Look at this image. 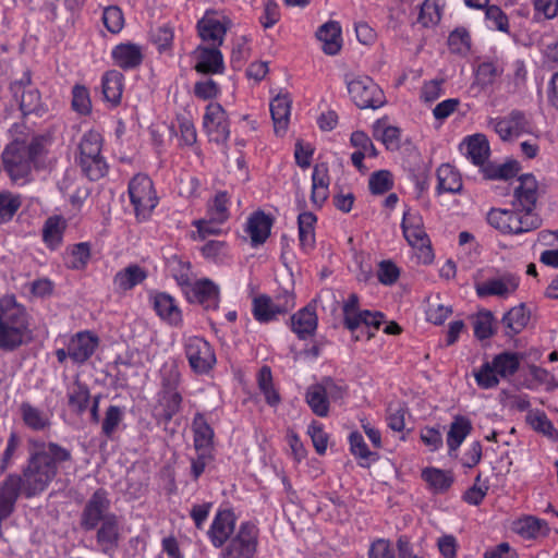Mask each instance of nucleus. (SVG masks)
Returning <instances> with one entry per match:
<instances>
[{
    "mask_svg": "<svg viewBox=\"0 0 558 558\" xmlns=\"http://www.w3.org/2000/svg\"><path fill=\"white\" fill-rule=\"evenodd\" d=\"M72 460V451L69 448L37 437L28 438L27 458L22 466V474H15L19 480L16 497L23 494L31 498L43 493L53 481L58 471Z\"/></svg>",
    "mask_w": 558,
    "mask_h": 558,
    "instance_id": "obj_1",
    "label": "nucleus"
},
{
    "mask_svg": "<svg viewBox=\"0 0 558 558\" xmlns=\"http://www.w3.org/2000/svg\"><path fill=\"white\" fill-rule=\"evenodd\" d=\"M33 339L26 308L14 296L0 299V349L14 351Z\"/></svg>",
    "mask_w": 558,
    "mask_h": 558,
    "instance_id": "obj_2",
    "label": "nucleus"
},
{
    "mask_svg": "<svg viewBox=\"0 0 558 558\" xmlns=\"http://www.w3.org/2000/svg\"><path fill=\"white\" fill-rule=\"evenodd\" d=\"M43 138L32 137L29 142L16 137L12 140L2 151L4 171L12 181L25 179L32 171V165L43 153Z\"/></svg>",
    "mask_w": 558,
    "mask_h": 558,
    "instance_id": "obj_3",
    "label": "nucleus"
},
{
    "mask_svg": "<svg viewBox=\"0 0 558 558\" xmlns=\"http://www.w3.org/2000/svg\"><path fill=\"white\" fill-rule=\"evenodd\" d=\"M487 222L502 234H522L536 230L542 219L535 213H524L521 209L492 208L487 214Z\"/></svg>",
    "mask_w": 558,
    "mask_h": 558,
    "instance_id": "obj_4",
    "label": "nucleus"
},
{
    "mask_svg": "<svg viewBox=\"0 0 558 558\" xmlns=\"http://www.w3.org/2000/svg\"><path fill=\"white\" fill-rule=\"evenodd\" d=\"M102 137L96 131L85 133L80 142L78 163L84 174L92 181L104 178L108 165L101 155Z\"/></svg>",
    "mask_w": 558,
    "mask_h": 558,
    "instance_id": "obj_5",
    "label": "nucleus"
},
{
    "mask_svg": "<svg viewBox=\"0 0 558 558\" xmlns=\"http://www.w3.org/2000/svg\"><path fill=\"white\" fill-rule=\"evenodd\" d=\"M180 373L171 367L162 374L161 389L158 392V416L165 423H169L182 408V395L179 391Z\"/></svg>",
    "mask_w": 558,
    "mask_h": 558,
    "instance_id": "obj_6",
    "label": "nucleus"
},
{
    "mask_svg": "<svg viewBox=\"0 0 558 558\" xmlns=\"http://www.w3.org/2000/svg\"><path fill=\"white\" fill-rule=\"evenodd\" d=\"M128 192L136 218L147 219L158 204L151 179L143 173L134 175L129 182Z\"/></svg>",
    "mask_w": 558,
    "mask_h": 558,
    "instance_id": "obj_7",
    "label": "nucleus"
},
{
    "mask_svg": "<svg viewBox=\"0 0 558 558\" xmlns=\"http://www.w3.org/2000/svg\"><path fill=\"white\" fill-rule=\"evenodd\" d=\"M348 93L361 109H376L384 105L385 96L379 86L366 75H345Z\"/></svg>",
    "mask_w": 558,
    "mask_h": 558,
    "instance_id": "obj_8",
    "label": "nucleus"
},
{
    "mask_svg": "<svg viewBox=\"0 0 558 558\" xmlns=\"http://www.w3.org/2000/svg\"><path fill=\"white\" fill-rule=\"evenodd\" d=\"M401 227L408 243L418 251L420 259L425 264L432 263L434 254L423 227L422 217L417 213L408 209L403 213Z\"/></svg>",
    "mask_w": 558,
    "mask_h": 558,
    "instance_id": "obj_9",
    "label": "nucleus"
},
{
    "mask_svg": "<svg viewBox=\"0 0 558 558\" xmlns=\"http://www.w3.org/2000/svg\"><path fill=\"white\" fill-rule=\"evenodd\" d=\"M184 352L190 367L196 374H207L216 365L217 359L214 348L202 337L192 336L186 338Z\"/></svg>",
    "mask_w": 558,
    "mask_h": 558,
    "instance_id": "obj_10",
    "label": "nucleus"
},
{
    "mask_svg": "<svg viewBox=\"0 0 558 558\" xmlns=\"http://www.w3.org/2000/svg\"><path fill=\"white\" fill-rule=\"evenodd\" d=\"M230 27L231 20L222 11L214 9L206 10L196 25L198 36L202 40L217 47L223 44Z\"/></svg>",
    "mask_w": 558,
    "mask_h": 558,
    "instance_id": "obj_11",
    "label": "nucleus"
},
{
    "mask_svg": "<svg viewBox=\"0 0 558 558\" xmlns=\"http://www.w3.org/2000/svg\"><path fill=\"white\" fill-rule=\"evenodd\" d=\"M203 128L210 142L226 144L230 136L228 114L219 102H209L203 117Z\"/></svg>",
    "mask_w": 558,
    "mask_h": 558,
    "instance_id": "obj_12",
    "label": "nucleus"
},
{
    "mask_svg": "<svg viewBox=\"0 0 558 558\" xmlns=\"http://www.w3.org/2000/svg\"><path fill=\"white\" fill-rule=\"evenodd\" d=\"M294 307V298L290 293L271 299L268 295H258L253 300V315L259 323H268L278 315L284 314Z\"/></svg>",
    "mask_w": 558,
    "mask_h": 558,
    "instance_id": "obj_13",
    "label": "nucleus"
},
{
    "mask_svg": "<svg viewBox=\"0 0 558 558\" xmlns=\"http://www.w3.org/2000/svg\"><path fill=\"white\" fill-rule=\"evenodd\" d=\"M488 126L505 142L519 137L524 133H530L531 129L526 114L517 109L510 111L506 117L490 118Z\"/></svg>",
    "mask_w": 558,
    "mask_h": 558,
    "instance_id": "obj_14",
    "label": "nucleus"
},
{
    "mask_svg": "<svg viewBox=\"0 0 558 558\" xmlns=\"http://www.w3.org/2000/svg\"><path fill=\"white\" fill-rule=\"evenodd\" d=\"M190 303H196L204 310H217L220 301L219 287L210 279L193 280L183 291Z\"/></svg>",
    "mask_w": 558,
    "mask_h": 558,
    "instance_id": "obj_15",
    "label": "nucleus"
},
{
    "mask_svg": "<svg viewBox=\"0 0 558 558\" xmlns=\"http://www.w3.org/2000/svg\"><path fill=\"white\" fill-rule=\"evenodd\" d=\"M256 525H239L234 536L230 538L223 558H253L257 545Z\"/></svg>",
    "mask_w": 558,
    "mask_h": 558,
    "instance_id": "obj_16",
    "label": "nucleus"
},
{
    "mask_svg": "<svg viewBox=\"0 0 558 558\" xmlns=\"http://www.w3.org/2000/svg\"><path fill=\"white\" fill-rule=\"evenodd\" d=\"M538 198V183L533 174H522L514 186L512 207L524 213H534Z\"/></svg>",
    "mask_w": 558,
    "mask_h": 558,
    "instance_id": "obj_17",
    "label": "nucleus"
},
{
    "mask_svg": "<svg viewBox=\"0 0 558 558\" xmlns=\"http://www.w3.org/2000/svg\"><path fill=\"white\" fill-rule=\"evenodd\" d=\"M83 519V523H114L116 517L111 511L107 492L98 489L92 495L85 506Z\"/></svg>",
    "mask_w": 558,
    "mask_h": 558,
    "instance_id": "obj_18",
    "label": "nucleus"
},
{
    "mask_svg": "<svg viewBox=\"0 0 558 558\" xmlns=\"http://www.w3.org/2000/svg\"><path fill=\"white\" fill-rule=\"evenodd\" d=\"M519 277L511 272H505L499 277L485 280L476 284L475 290L480 298L499 296L508 298L519 287Z\"/></svg>",
    "mask_w": 558,
    "mask_h": 558,
    "instance_id": "obj_19",
    "label": "nucleus"
},
{
    "mask_svg": "<svg viewBox=\"0 0 558 558\" xmlns=\"http://www.w3.org/2000/svg\"><path fill=\"white\" fill-rule=\"evenodd\" d=\"M194 69L202 74H222L225 72L223 56L217 46H198L194 52Z\"/></svg>",
    "mask_w": 558,
    "mask_h": 558,
    "instance_id": "obj_20",
    "label": "nucleus"
},
{
    "mask_svg": "<svg viewBox=\"0 0 558 558\" xmlns=\"http://www.w3.org/2000/svg\"><path fill=\"white\" fill-rule=\"evenodd\" d=\"M68 344L72 362L83 364L94 354L98 338L89 331H80L70 338Z\"/></svg>",
    "mask_w": 558,
    "mask_h": 558,
    "instance_id": "obj_21",
    "label": "nucleus"
},
{
    "mask_svg": "<svg viewBox=\"0 0 558 558\" xmlns=\"http://www.w3.org/2000/svg\"><path fill=\"white\" fill-rule=\"evenodd\" d=\"M111 57L117 66L128 71L138 68L144 59L143 48L140 45L125 43L117 45Z\"/></svg>",
    "mask_w": 558,
    "mask_h": 558,
    "instance_id": "obj_22",
    "label": "nucleus"
},
{
    "mask_svg": "<svg viewBox=\"0 0 558 558\" xmlns=\"http://www.w3.org/2000/svg\"><path fill=\"white\" fill-rule=\"evenodd\" d=\"M124 89V75L117 71L110 70L101 76V92L104 100L112 107L121 104Z\"/></svg>",
    "mask_w": 558,
    "mask_h": 558,
    "instance_id": "obj_23",
    "label": "nucleus"
},
{
    "mask_svg": "<svg viewBox=\"0 0 558 558\" xmlns=\"http://www.w3.org/2000/svg\"><path fill=\"white\" fill-rule=\"evenodd\" d=\"M330 177L327 163L322 162L314 166L312 173V193L311 201L322 207L329 195Z\"/></svg>",
    "mask_w": 558,
    "mask_h": 558,
    "instance_id": "obj_24",
    "label": "nucleus"
},
{
    "mask_svg": "<svg viewBox=\"0 0 558 558\" xmlns=\"http://www.w3.org/2000/svg\"><path fill=\"white\" fill-rule=\"evenodd\" d=\"M291 329L299 337L305 340L313 336L317 329L318 318L314 307L305 306L291 316Z\"/></svg>",
    "mask_w": 558,
    "mask_h": 558,
    "instance_id": "obj_25",
    "label": "nucleus"
},
{
    "mask_svg": "<svg viewBox=\"0 0 558 558\" xmlns=\"http://www.w3.org/2000/svg\"><path fill=\"white\" fill-rule=\"evenodd\" d=\"M157 315L168 324L179 326L182 323V314L175 300L168 293L158 292L151 298Z\"/></svg>",
    "mask_w": 558,
    "mask_h": 558,
    "instance_id": "obj_26",
    "label": "nucleus"
},
{
    "mask_svg": "<svg viewBox=\"0 0 558 558\" xmlns=\"http://www.w3.org/2000/svg\"><path fill=\"white\" fill-rule=\"evenodd\" d=\"M464 156L474 165H483L489 156V144L485 135L474 134L465 138L460 145Z\"/></svg>",
    "mask_w": 558,
    "mask_h": 558,
    "instance_id": "obj_27",
    "label": "nucleus"
},
{
    "mask_svg": "<svg viewBox=\"0 0 558 558\" xmlns=\"http://www.w3.org/2000/svg\"><path fill=\"white\" fill-rule=\"evenodd\" d=\"M317 39L322 43V49L329 56L337 54L341 49V27L338 22L329 21L323 24L316 33Z\"/></svg>",
    "mask_w": 558,
    "mask_h": 558,
    "instance_id": "obj_28",
    "label": "nucleus"
},
{
    "mask_svg": "<svg viewBox=\"0 0 558 558\" xmlns=\"http://www.w3.org/2000/svg\"><path fill=\"white\" fill-rule=\"evenodd\" d=\"M24 425L34 432H44L51 426L50 416L28 401H23L19 408Z\"/></svg>",
    "mask_w": 558,
    "mask_h": 558,
    "instance_id": "obj_29",
    "label": "nucleus"
},
{
    "mask_svg": "<svg viewBox=\"0 0 558 558\" xmlns=\"http://www.w3.org/2000/svg\"><path fill=\"white\" fill-rule=\"evenodd\" d=\"M66 227V220L62 216L54 215L46 219L41 234L49 250L54 251L61 246Z\"/></svg>",
    "mask_w": 558,
    "mask_h": 558,
    "instance_id": "obj_30",
    "label": "nucleus"
},
{
    "mask_svg": "<svg viewBox=\"0 0 558 558\" xmlns=\"http://www.w3.org/2000/svg\"><path fill=\"white\" fill-rule=\"evenodd\" d=\"M147 278V271L136 265L131 264L118 271L113 277L114 289L119 292L132 290Z\"/></svg>",
    "mask_w": 558,
    "mask_h": 558,
    "instance_id": "obj_31",
    "label": "nucleus"
},
{
    "mask_svg": "<svg viewBox=\"0 0 558 558\" xmlns=\"http://www.w3.org/2000/svg\"><path fill=\"white\" fill-rule=\"evenodd\" d=\"M292 100L288 94L278 95L270 102V113L275 132L282 134L287 131L291 113Z\"/></svg>",
    "mask_w": 558,
    "mask_h": 558,
    "instance_id": "obj_32",
    "label": "nucleus"
},
{
    "mask_svg": "<svg viewBox=\"0 0 558 558\" xmlns=\"http://www.w3.org/2000/svg\"><path fill=\"white\" fill-rule=\"evenodd\" d=\"M422 478L426 482L429 490L434 494H444L448 492L454 482V475L449 470L437 468H425L422 471Z\"/></svg>",
    "mask_w": 558,
    "mask_h": 558,
    "instance_id": "obj_33",
    "label": "nucleus"
},
{
    "mask_svg": "<svg viewBox=\"0 0 558 558\" xmlns=\"http://www.w3.org/2000/svg\"><path fill=\"white\" fill-rule=\"evenodd\" d=\"M472 430L471 421L463 415L453 417L447 434V446L449 453L456 452Z\"/></svg>",
    "mask_w": 558,
    "mask_h": 558,
    "instance_id": "obj_34",
    "label": "nucleus"
},
{
    "mask_svg": "<svg viewBox=\"0 0 558 558\" xmlns=\"http://www.w3.org/2000/svg\"><path fill=\"white\" fill-rule=\"evenodd\" d=\"M17 482L15 473H12L5 477L0 486V521L8 519L14 510L17 500Z\"/></svg>",
    "mask_w": 558,
    "mask_h": 558,
    "instance_id": "obj_35",
    "label": "nucleus"
},
{
    "mask_svg": "<svg viewBox=\"0 0 558 558\" xmlns=\"http://www.w3.org/2000/svg\"><path fill=\"white\" fill-rule=\"evenodd\" d=\"M463 183L460 173L450 165L444 163L437 169V192L457 194Z\"/></svg>",
    "mask_w": 558,
    "mask_h": 558,
    "instance_id": "obj_36",
    "label": "nucleus"
},
{
    "mask_svg": "<svg viewBox=\"0 0 558 558\" xmlns=\"http://www.w3.org/2000/svg\"><path fill=\"white\" fill-rule=\"evenodd\" d=\"M271 221L264 213H254L247 220L246 232L253 245L263 244L270 234Z\"/></svg>",
    "mask_w": 558,
    "mask_h": 558,
    "instance_id": "obj_37",
    "label": "nucleus"
},
{
    "mask_svg": "<svg viewBox=\"0 0 558 558\" xmlns=\"http://www.w3.org/2000/svg\"><path fill=\"white\" fill-rule=\"evenodd\" d=\"M316 221V216L310 211L301 213L298 217L300 246L305 252L313 250L315 246Z\"/></svg>",
    "mask_w": 558,
    "mask_h": 558,
    "instance_id": "obj_38",
    "label": "nucleus"
},
{
    "mask_svg": "<svg viewBox=\"0 0 558 558\" xmlns=\"http://www.w3.org/2000/svg\"><path fill=\"white\" fill-rule=\"evenodd\" d=\"M194 447L197 451L208 452L213 445L214 430L205 416L197 413L193 420Z\"/></svg>",
    "mask_w": 558,
    "mask_h": 558,
    "instance_id": "obj_39",
    "label": "nucleus"
},
{
    "mask_svg": "<svg viewBox=\"0 0 558 558\" xmlns=\"http://www.w3.org/2000/svg\"><path fill=\"white\" fill-rule=\"evenodd\" d=\"M231 199L227 192H218L208 201L206 216L210 217L213 221L221 222L222 225L230 217Z\"/></svg>",
    "mask_w": 558,
    "mask_h": 558,
    "instance_id": "obj_40",
    "label": "nucleus"
},
{
    "mask_svg": "<svg viewBox=\"0 0 558 558\" xmlns=\"http://www.w3.org/2000/svg\"><path fill=\"white\" fill-rule=\"evenodd\" d=\"M257 384L260 392L264 395L266 402L270 407H277L281 398L274 387L272 374L269 366H263L257 374Z\"/></svg>",
    "mask_w": 558,
    "mask_h": 558,
    "instance_id": "obj_41",
    "label": "nucleus"
},
{
    "mask_svg": "<svg viewBox=\"0 0 558 558\" xmlns=\"http://www.w3.org/2000/svg\"><path fill=\"white\" fill-rule=\"evenodd\" d=\"M306 402L311 410L318 416H326L329 411V402L326 390L322 385H312L306 391Z\"/></svg>",
    "mask_w": 558,
    "mask_h": 558,
    "instance_id": "obj_42",
    "label": "nucleus"
},
{
    "mask_svg": "<svg viewBox=\"0 0 558 558\" xmlns=\"http://www.w3.org/2000/svg\"><path fill=\"white\" fill-rule=\"evenodd\" d=\"M500 378L514 375L520 367V356L512 352H502L492 360Z\"/></svg>",
    "mask_w": 558,
    "mask_h": 558,
    "instance_id": "obj_43",
    "label": "nucleus"
},
{
    "mask_svg": "<svg viewBox=\"0 0 558 558\" xmlns=\"http://www.w3.org/2000/svg\"><path fill=\"white\" fill-rule=\"evenodd\" d=\"M530 314L523 304L512 307L502 318L508 333H519L529 323Z\"/></svg>",
    "mask_w": 558,
    "mask_h": 558,
    "instance_id": "obj_44",
    "label": "nucleus"
},
{
    "mask_svg": "<svg viewBox=\"0 0 558 558\" xmlns=\"http://www.w3.org/2000/svg\"><path fill=\"white\" fill-rule=\"evenodd\" d=\"M526 422L535 432L551 439L557 438V430L545 412L541 410H530L526 415Z\"/></svg>",
    "mask_w": 558,
    "mask_h": 558,
    "instance_id": "obj_45",
    "label": "nucleus"
},
{
    "mask_svg": "<svg viewBox=\"0 0 558 558\" xmlns=\"http://www.w3.org/2000/svg\"><path fill=\"white\" fill-rule=\"evenodd\" d=\"M22 205V197L9 191L0 192V223L12 220Z\"/></svg>",
    "mask_w": 558,
    "mask_h": 558,
    "instance_id": "obj_46",
    "label": "nucleus"
},
{
    "mask_svg": "<svg viewBox=\"0 0 558 558\" xmlns=\"http://www.w3.org/2000/svg\"><path fill=\"white\" fill-rule=\"evenodd\" d=\"M20 98V109L23 116L41 114L45 111L40 94L36 88L29 87L21 90Z\"/></svg>",
    "mask_w": 558,
    "mask_h": 558,
    "instance_id": "obj_47",
    "label": "nucleus"
},
{
    "mask_svg": "<svg viewBox=\"0 0 558 558\" xmlns=\"http://www.w3.org/2000/svg\"><path fill=\"white\" fill-rule=\"evenodd\" d=\"M493 362H485L473 372L476 385L482 389H493L499 384L500 377Z\"/></svg>",
    "mask_w": 558,
    "mask_h": 558,
    "instance_id": "obj_48",
    "label": "nucleus"
},
{
    "mask_svg": "<svg viewBox=\"0 0 558 558\" xmlns=\"http://www.w3.org/2000/svg\"><path fill=\"white\" fill-rule=\"evenodd\" d=\"M441 19L439 0H425L421 7L417 22L424 27H433Z\"/></svg>",
    "mask_w": 558,
    "mask_h": 558,
    "instance_id": "obj_49",
    "label": "nucleus"
},
{
    "mask_svg": "<svg viewBox=\"0 0 558 558\" xmlns=\"http://www.w3.org/2000/svg\"><path fill=\"white\" fill-rule=\"evenodd\" d=\"M374 135L383 142L387 149L393 150L399 147L401 131L397 126L377 122L374 126Z\"/></svg>",
    "mask_w": 558,
    "mask_h": 558,
    "instance_id": "obj_50",
    "label": "nucleus"
},
{
    "mask_svg": "<svg viewBox=\"0 0 558 558\" xmlns=\"http://www.w3.org/2000/svg\"><path fill=\"white\" fill-rule=\"evenodd\" d=\"M504 69L497 62L484 61L476 69V81L482 86H489L502 74Z\"/></svg>",
    "mask_w": 558,
    "mask_h": 558,
    "instance_id": "obj_51",
    "label": "nucleus"
},
{
    "mask_svg": "<svg viewBox=\"0 0 558 558\" xmlns=\"http://www.w3.org/2000/svg\"><path fill=\"white\" fill-rule=\"evenodd\" d=\"M170 271L177 283L181 287L182 291L185 290L193 281V272L190 262H184L179 258H172L170 264Z\"/></svg>",
    "mask_w": 558,
    "mask_h": 558,
    "instance_id": "obj_52",
    "label": "nucleus"
},
{
    "mask_svg": "<svg viewBox=\"0 0 558 558\" xmlns=\"http://www.w3.org/2000/svg\"><path fill=\"white\" fill-rule=\"evenodd\" d=\"M204 258L214 263H223L229 257L228 245L225 241H208L201 247Z\"/></svg>",
    "mask_w": 558,
    "mask_h": 558,
    "instance_id": "obj_53",
    "label": "nucleus"
},
{
    "mask_svg": "<svg viewBox=\"0 0 558 558\" xmlns=\"http://www.w3.org/2000/svg\"><path fill=\"white\" fill-rule=\"evenodd\" d=\"M448 46L454 53L464 54L469 52L471 48V37L469 32L463 27L452 31L448 37Z\"/></svg>",
    "mask_w": 558,
    "mask_h": 558,
    "instance_id": "obj_54",
    "label": "nucleus"
},
{
    "mask_svg": "<svg viewBox=\"0 0 558 558\" xmlns=\"http://www.w3.org/2000/svg\"><path fill=\"white\" fill-rule=\"evenodd\" d=\"M485 19L487 26L502 33H509L508 16L497 5H488L485 9Z\"/></svg>",
    "mask_w": 558,
    "mask_h": 558,
    "instance_id": "obj_55",
    "label": "nucleus"
},
{
    "mask_svg": "<svg viewBox=\"0 0 558 558\" xmlns=\"http://www.w3.org/2000/svg\"><path fill=\"white\" fill-rule=\"evenodd\" d=\"M221 222H216L210 217L194 220L192 226L196 231L192 234L193 240H205L208 235H217L221 232Z\"/></svg>",
    "mask_w": 558,
    "mask_h": 558,
    "instance_id": "obj_56",
    "label": "nucleus"
},
{
    "mask_svg": "<svg viewBox=\"0 0 558 558\" xmlns=\"http://www.w3.org/2000/svg\"><path fill=\"white\" fill-rule=\"evenodd\" d=\"M72 108L80 114H88L92 110L89 92L85 86L75 85L72 89Z\"/></svg>",
    "mask_w": 558,
    "mask_h": 558,
    "instance_id": "obj_57",
    "label": "nucleus"
},
{
    "mask_svg": "<svg viewBox=\"0 0 558 558\" xmlns=\"http://www.w3.org/2000/svg\"><path fill=\"white\" fill-rule=\"evenodd\" d=\"M90 259V245L87 242H81L73 245L71 250L70 268L84 269Z\"/></svg>",
    "mask_w": 558,
    "mask_h": 558,
    "instance_id": "obj_58",
    "label": "nucleus"
},
{
    "mask_svg": "<svg viewBox=\"0 0 558 558\" xmlns=\"http://www.w3.org/2000/svg\"><path fill=\"white\" fill-rule=\"evenodd\" d=\"M102 22L110 33H119L124 25V17L121 9L114 5L107 7L102 13Z\"/></svg>",
    "mask_w": 558,
    "mask_h": 558,
    "instance_id": "obj_59",
    "label": "nucleus"
},
{
    "mask_svg": "<svg viewBox=\"0 0 558 558\" xmlns=\"http://www.w3.org/2000/svg\"><path fill=\"white\" fill-rule=\"evenodd\" d=\"M89 398L88 388L84 385L75 384L69 393V404L78 413H83L88 407Z\"/></svg>",
    "mask_w": 558,
    "mask_h": 558,
    "instance_id": "obj_60",
    "label": "nucleus"
},
{
    "mask_svg": "<svg viewBox=\"0 0 558 558\" xmlns=\"http://www.w3.org/2000/svg\"><path fill=\"white\" fill-rule=\"evenodd\" d=\"M405 408L400 404H389L387 409V425L395 432H402L405 428Z\"/></svg>",
    "mask_w": 558,
    "mask_h": 558,
    "instance_id": "obj_61",
    "label": "nucleus"
},
{
    "mask_svg": "<svg viewBox=\"0 0 558 558\" xmlns=\"http://www.w3.org/2000/svg\"><path fill=\"white\" fill-rule=\"evenodd\" d=\"M350 450L353 456L361 460H375L376 453L372 452L359 432H353L349 436Z\"/></svg>",
    "mask_w": 558,
    "mask_h": 558,
    "instance_id": "obj_62",
    "label": "nucleus"
},
{
    "mask_svg": "<svg viewBox=\"0 0 558 558\" xmlns=\"http://www.w3.org/2000/svg\"><path fill=\"white\" fill-rule=\"evenodd\" d=\"M122 418H123L122 409L118 405H110L107 409L105 418L102 421V426H101L102 433L107 437H110L113 434V432L117 429L119 424L121 423Z\"/></svg>",
    "mask_w": 558,
    "mask_h": 558,
    "instance_id": "obj_63",
    "label": "nucleus"
},
{
    "mask_svg": "<svg viewBox=\"0 0 558 558\" xmlns=\"http://www.w3.org/2000/svg\"><path fill=\"white\" fill-rule=\"evenodd\" d=\"M396 553L391 543L384 538L374 541L368 549V558H395Z\"/></svg>",
    "mask_w": 558,
    "mask_h": 558,
    "instance_id": "obj_64",
    "label": "nucleus"
}]
</instances>
